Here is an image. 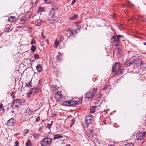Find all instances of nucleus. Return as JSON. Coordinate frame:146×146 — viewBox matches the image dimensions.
Instances as JSON below:
<instances>
[{"label": "nucleus", "instance_id": "1", "mask_svg": "<svg viewBox=\"0 0 146 146\" xmlns=\"http://www.w3.org/2000/svg\"><path fill=\"white\" fill-rule=\"evenodd\" d=\"M52 141L50 138H45L40 142V144L41 146H47L51 143Z\"/></svg>", "mask_w": 146, "mask_h": 146}, {"label": "nucleus", "instance_id": "2", "mask_svg": "<svg viewBox=\"0 0 146 146\" xmlns=\"http://www.w3.org/2000/svg\"><path fill=\"white\" fill-rule=\"evenodd\" d=\"M97 91L96 88H94L92 90H89L86 94L85 97L86 98L89 99L92 98L94 95L95 93H96Z\"/></svg>", "mask_w": 146, "mask_h": 146}, {"label": "nucleus", "instance_id": "3", "mask_svg": "<svg viewBox=\"0 0 146 146\" xmlns=\"http://www.w3.org/2000/svg\"><path fill=\"white\" fill-rule=\"evenodd\" d=\"M55 94V98L56 100L59 102L62 101L63 98L61 94L58 92V90H56Z\"/></svg>", "mask_w": 146, "mask_h": 146}, {"label": "nucleus", "instance_id": "4", "mask_svg": "<svg viewBox=\"0 0 146 146\" xmlns=\"http://www.w3.org/2000/svg\"><path fill=\"white\" fill-rule=\"evenodd\" d=\"M21 100L20 99H17L13 100L12 102L11 106L13 109L17 108L21 104Z\"/></svg>", "mask_w": 146, "mask_h": 146}, {"label": "nucleus", "instance_id": "5", "mask_svg": "<svg viewBox=\"0 0 146 146\" xmlns=\"http://www.w3.org/2000/svg\"><path fill=\"white\" fill-rule=\"evenodd\" d=\"M32 110L28 108L25 110L24 113V115L26 118H28L31 116L32 114Z\"/></svg>", "mask_w": 146, "mask_h": 146}, {"label": "nucleus", "instance_id": "6", "mask_svg": "<svg viewBox=\"0 0 146 146\" xmlns=\"http://www.w3.org/2000/svg\"><path fill=\"white\" fill-rule=\"evenodd\" d=\"M93 120V116L91 115H88L86 117L85 122L88 124H91Z\"/></svg>", "mask_w": 146, "mask_h": 146}, {"label": "nucleus", "instance_id": "7", "mask_svg": "<svg viewBox=\"0 0 146 146\" xmlns=\"http://www.w3.org/2000/svg\"><path fill=\"white\" fill-rule=\"evenodd\" d=\"M111 41L114 46H118L119 41V39L118 38V37H115V36H114L112 38Z\"/></svg>", "mask_w": 146, "mask_h": 146}, {"label": "nucleus", "instance_id": "8", "mask_svg": "<svg viewBox=\"0 0 146 146\" xmlns=\"http://www.w3.org/2000/svg\"><path fill=\"white\" fill-rule=\"evenodd\" d=\"M120 67V64L119 62L115 63L113 66L112 71L114 72L115 71V70L118 69Z\"/></svg>", "mask_w": 146, "mask_h": 146}, {"label": "nucleus", "instance_id": "9", "mask_svg": "<svg viewBox=\"0 0 146 146\" xmlns=\"http://www.w3.org/2000/svg\"><path fill=\"white\" fill-rule=\"evenodd\" d=\"M38 89L36 88H35L30 90V91H28V92H27V95L32 94L33 95H34L38 92Z\"/></svg>", "mask_w": 146, "mask_h": 146}, {"label": "nucleus", "instance_id": "10", "mask_svg": "<svg viewBox=\"0 0 146 146\" xmlns=\"http://www.w3.org/2000/svg\"><path fill=\"white\" fill-rule=\"evenodd\" d=\"M15 123L14 119L13 118H11L8 121L7 124L9 126H11L13 125Z\"/></svg>", "mask_w": 146, "mask_h": 146}, {"label": "nucleus", "instance_id": "11", "mask_svg": "<svg viewBox=\"0 0 146 146\" xmlns=\"http://www.w3.org/2000/svg\"><path fill=\"white\" fill-rule=\"evenodd\" d=\"M71 101L70 100L66 101L63 102V105L65 106H71Z\"/></svg>", "mask_w": 146, "mask_h": 146}, {"label": "nucleus", "instance_id": "12", "mask_svg": "<svg viewBox=\"0 0 146 146\" xmlns=\"http://www.w3.org/2000/svg\"><path fill=\"white\" fill-rule=\"evenodd\" d=\"M145 133L144 132L142 133L139 134L138 135V137L137 139L138 140H141L143 139Z\"/></svg>", "mask_w": 146, "mask_h": 146}, {"label": "nucleus", "instance_id": "13", "mask_svg": "<svg viewBox=\"0 0 146 146\" xmlns=\"http://www.w3.org/2000/svg\"><path fill=\"white\" fill-rule=\"evenodd\" d=\"M36 68L37 71L40 72L42 70V66L40 64H38L36 66Z\"/></svg>", "mask_w": 146, "mask_h": 146}, {"label": "nucleus", "instance_id": "14", "mask_svg": "<svg viewBox=\"0 0 146 146\" xmlns=\"http://www.w3.org/2000/svg\"><path fill=\"white\" fill-rule=\"evenodd\" d=\"M63 137V136L59 134H56L53 136V138L54 139H56L60 138H62Z\"/></svg>", "mask_w": 146, "mask_h": 146}, {"label": "nucleus", "instance_id": "15", "mask_svg": "<svg viewBox=\"0 0 146 146\" xmlns=\"http://www.w3.org/2000/svg\"><path fill=\"white\" fill-rule=\"evenodd\" d=\"M42 21L40 19L36 20L35 22V25L37 26H39L40 25Z\"/></svg>", "mask_w": 146, "mask_h": 146}, {"label": "nucleus", "instance_id": "16", "mask_svg": "<svg viewBox=\"0 0 146 146\" xmlns=\"http://www.w3.org/2000/svg\"><path fill=\"white\" fill-rule=\"evenodd\" d=\"M16 17L14 16H11L9 18L8 21L9 22H13L15 20Z\"/></svg>", "mask_w": 146, "mask_h": 146}, {"label": "nucleus", "instance_id": "17", "mask_svg": "<svg viewBox=\"0 0 146 146\" xmlns=\"http://www.w3.org/2000/svg\"><path fill=\"white\" fill-rule=\"evenodd\" d=\"M78 17V15L77 14L75 15L70 17L69 19L70 20H73L76 19Z\"/></svg>", "mask_w": 146, "mask_h": 146}, {"label": "nucleus", "instance_id": "18", "mask_svg": "<svg viewBox=\"0 0 146 146\" xmlns=\"http://www.w3.org/2000/svg\"><path fill=\"white\" fill-rule=\"evenodd\" d=\"M97 107L96 106L92 107L90 109V113H94L95 111V110Z\"/></svg>", "mask_w": 146, "mask_h": 146}, {"label": "nucleus", "instance_id": "19", "mask_svg": "<svg viewBox=\"0 0 146 146\" xmlns=\"http://www.w3.org/2000/svg\"><path fill=\"white\" fill-rule=\"evenodd\" d=\"M59 42L57 40H55V42H54V47L55 48H57L58 47V46L59 45Z\"/></svg>", "mask_w": 146, "mask_h": 146}, {"label": "nucleus", "instance_id": "20", "mask_svg": "<svg viewBox=\"0 0 146 146\" xmlns=\"http://www.w3.org/2000/svg\"><path fill=\"white\" fill-rule=\"evenodd\" d=\"M70 34L73 35L77 34V32L76 30H71L70 32Z\"/></svg>", "mask_w": 146, "mask_h": 146}, {"label": "nucleus", "instance_id": "21", "mask_svg": "<svg viewBox=\"0 0 146 146\" xmlns=\"http://www.w3.org/2000/svg\"><path fill=\"white\" fill-rule=\"evenodd\" d=\"M55 14V13H54V9H52L50 11V15L52 17H53Z\"/></svg>", "mask_w": 146, "mask_h": 146}, {"label": "nucleus", "instance_id": "22", "mask_svg": "<svg viewBox=\"0 0 146 146\" xmlns=\"http://www.w3.org/2000/svg\"><path fill=\"white\" fill-rule=\"evenodd\" d=\"M31 141L28 140L26 143V146H31Z\"/></svg>", "mask_w": 146, "mask_h": 146}, {"label": "nucleus", "instance_id": "23", "mask_svg": "<svg viewBox=\"0 0 146 146\" xmlns=\"http://www.w3.org/2000/svg\"><path fill=\"white\" fill-rule=\"evenodd\" d=\"M70 101H71V106H72L73 105H77L78 103L77 102L74 100H70Z\"/></svg>", "mask_w": 146, "mask_h": 146}, {"label": "nucleus", "instance_id": "24", "mask_svg": "<svg viewBox=\"0 0 146 146\" xmlns=\"http://www.w3.org/2000/svg\"><path fill=\"white\" fill-rule=\"evenodd\" d=\"M44 11V8L43 7H38V12H41Z\"/></svg>", "mask_w": 146, "mask_h": 146}, {"label": "nucleus", "instance_id": "25", "mask_svg": "<svg viewBox=\"0 0 146 146\" xmlns=\"http://www.w3.org/2000/svg\"><path fill=\"white\" fill-rule=\"evenodd\" d=\"M52 88H53V92H54V93L56 92V90H58L57 89V86L55 85H53L52 86Z\"/></svg>", "mask_w": 146, "mask_h": 146}, {"label": "nucleus", "instance_id": "26", "mask_svg": "<svg viewBox=\"0 0 146 146\" xmlns=\"http://www.w3.org/2000/svg\"><path fill=\"white\" fill-rule=\"evenodd\" d=\"M31 82H29L26 84L25 87L26 88H29L31 87Z\"/></svg>", "mask_w": 146, "mask_h": 146}, {"label": "nucleus", "instance_id": "27", "mask_svg": "<svg viewBox=\"0 0 146 146\" xmlns=\"http://www.w3.org/2000/svg\"><path fill=\"white\" fill-rule=\"evenodd\" d=\"M12 29L10 30L9 28H7L5 29V31L7 32H9L10 31H12Z\"/></svg>", "mask_w": 146, "mask_h": 146}, {"label": "nucleus", "instance_id": "28", "mask_svg": "<svg viewBox=\"0 0 146 146\" xmlns=\"http://www.w3.org/2000/svg\"><path fill=\"white\" fill-rule=\"evenodd\" d=\"M36 49V47L35 46H32L31 48V50L33 52H34L35 51Z\"/></svg>", "mask_w": 146, "mask_h": 146}, {"label": "nucleus", "instance_id": "29", "mask_svg": "<svg viewBox=\"0 0 146 146\" xmlns=\"http://www.w3.org/2000/svg\"><path fill=\"white\" fill-rule=\"evenodd\" d=\"M76 25L78 27V30H79V29L81 28V26L80 23H77L76 24Z\"/></svg>", "mask_w": 146, "mask_h": 146}, {"label": "nucleus", "instance_id": "30", "mask_svg": "<svg viewBox=\"0 0 146 146\" xmlns=\"http://www.w3.org/2000/svg\"><path fill=\"white\" fill-rule=\"evenodd\" d=\"M125 146H134V145L132 143H127Z\"/></svg>", "mask_w": 146, "mask_h": 146}, {"label": "nucleus", "instance_id": "31", "mask_svg": "<svg viewBox=\"0 0 146 146\" xmlns=\"http://www.w3.org/2000/svg\"><path fill=\"white\" fill-rule=\"evenodd\" d=\"M52 0H45V1L46 3L49 4L51 3Z\"/></svg>", "mask_w": 146, "mask_h": 146}, {"label": "nucleus", "instance_id": "32", "mask_svg": "<svg viewBox=\"0 0 146 146\" xmlns=\"http://www.w3.org/2000/svg\"><path fill=\"white\" fill-rule=\"evenodd\" d=\"M34 58L35 59H38L39 58V56L37 54H35L34 55Z\"/></svg>", "mask_w": 146, "mask_h": 146}, {"label": "nucleus", "instance_id": "33", "mask_svg": "<svg viewBox=\"0 0 146 146\" xmlns=\"http://www.w3.org/2000/svg\"><path fill=\"white\" fill-rule=\"evenodd\" d=\"M118 53L119 54L121 55L122 54V50L120 48H118Z\"/></svg>", "mask_w": 146, "mask_h": 146}, {"label": "nucleus", "instance_id": "34", "mask_svg": "<svg viewBox=\"0 0 146 146\" xmlns=\"http://www.w3.org/2000/svg\"><path fill=\"white\" fill-rule=\"evenodd\" d=\"M124 69H121V70H120L119 71V72H120V74H121L123 73V72H124Z\"/></svg>", "mask_w": 146, "mask_h": 146}, {"label": "nucleus", "instance_id": "35", "mask_svg": "<svg viewBox=\"0 0 146 146\" xmlns=\"http://www.w3.org/2000/svg\"><path fill=\"white\" fill-rule=\"evenodd\" d=\"M19 143V142L17 141H16L15 142V146H18Z\"/></svg>", "mask_w": 146, "mask_h": 146}, {"label": "nucleus", "instance_id": "36", "mask_svg": "<svg viewBox=\"0 0 146 146\" xmlns=\"http://www.w3.org/2000/svg\"><path fill=\"white\" fill-rule=\"evenodd\" d=\"M128 5L129 6H133V5L132 3H131L130 2H128Z\"/></svg>", "mask_w": 146, "mask_h": 146}, {"label": "nucleus", "instance_id": "37", "mask_svg": "<svg viewBox=\"0 0 146 146\" xmlns=\"http://www.w3.org/2000/svg\"><path fill=\"white\" fill-rule=\"evenodd\" d=\"M76 2V0H73L72 2V5H73L74 3H75Z\"/></svg>", "mask_w": 146, "mask_h": 146}, {"label": "nucleus", "instance_id": "38", "mask_svg": "<svg viewBox=\"0 0 146 146\" xmlns=\"http://www.w3.org/2000/svg\"><path fill=\"white\" fill-rule=\"evenodd\" d=\"M115 37H118V38L119 39V38H120V37H122V36L121 35H118L117 36H115Z\"/></svg>", "mask_w": 146, "mask_h": 146}, {"label": "nucleus", "instance_id": "39", "mask_svg": "<svg viewBox=\"0 0 146 146\" xmlns=\"http://www.w3.org/2000/svg\"><path fill=\"white\" fill-rule=\"evenodd\" d=\"M40 120V117H38L36 118V121H38Z\"/></svg>", "mask_w": 146, "mask_h": 146}, {"label": "nucleus", "instance_id": "40", "mask_svg": "<svg viewBox=\"0 0 146 146\" xmlns=\"http://www.w3.org/2000/svg\"><path fill=\"white\" fill-rule=\"evenodd\" d=\"M60 55H58L57 56V58L58 59V60H59V58L60 57Z\"/></svg>", "mask_w": 146, "mask_h": 146}, {"label": "nucleus", "instance_id": "41", "mask_svg": "<svg viewBox=\"0 0 146 146\" xmlns=\"http://www.w3.org/2000/svg\"><path fill=\"white\" fill-rule=\"evenodd\" d=\"M100 97L99 98H98V99H97V101H98V102H99L100 101Z\"/></svg>", "mask_w": 146, "mask_h": 146}, {"label": "nucleus", "instance_id": "42", "mask_svg": "<svg viewBox=\"0 0 146 146\" xmlns=\"http://www.w3.org/2000/svg\"><path fill=\"white\" fill-rule=\"evenodd\" d=\"M29 131V130H27L26 131H25V134H27V133H28Z\"/></svg>", "mask_w": 146, "mask_h": 146}, {"label": "nucleus", "instance_id": "43", "mask_svg": "<svg viewBox=\"0 0 146 146\" xmlns=\"http://www.w3.org/2000/svg\"><path fill=\"white\" fill-rule=\"evenodd\" d=\"M72 121H73V123H72V124H73L74 123V119H73Z\"/></svg>", "mask_w": 146, "mask_h": 146}, {"label": "nucleus", "instance_id": "44", "mask_svg": "<svg viewBox=\"0 0 146 146\" xmlns=\"http://www.w3.org/2000/svg\"><path fill=\"white\" fill-rule=\"evenodd\" d=\"M143 44L145 45H146V42H144L143 43Z\"/></svg>", "mask_w": 146, "mask_h": 146}, {"label": "nucleus", "instance_id": "45", "mask_svg": "<svg viewBox=\"0 0 146 146\" xmlns=\"http://www.w3.org/2000/svg\"><path fill=\"white\" fill-rule=\"evenodd\" d=\"M66 146H70V145H66Z\"/></svg>", "mask_w": 146, "mask_h": 146}, {"label": "nucleus", "instance_id": "46", "mask_svg": "<svg viewBox=\"0 0 146 146\" xmlns=\"http://www.w3.org/2000/svg\"><path fill=\"white\" fill-rule=\"evenodd\" d=\"M41 129V127H40V128L39 130H40Z\"/></svg>", "mask_w": 146, "mask_h": 146}, {"label": "nucleus", "instance_id": "47", "mask_svg": "<svg viewBox=\"0 0 146 146\" xmlns=\"http://www.w3.org/2000/svg\"><path fill=\"white\" fill-rule=\"evenodd\" d=\"M52 122H51V124H50V125H52Z\"/></svg>", "mask_w": 146, "mask_h": 146}, {"label": "nucleus", "instance_id": "48", "mask_svg": "<svg viewBox=\"0 0 146 146\" xmlns=\"http://www.w3.org/2000/svg\"><path fill=\"white\" fill-rule=\"evenodd\" d=\"M113 17L114 18H115L116 17H115V16H113Z\"/></svg>", "mask_w": 146, "mask_h": 146}, {"label": "nucleus", "instance_id": "49", "mask_svg": "<svg viewBox=\"0 0 146 146\" xmlns=\"http://www.w3.org/2000/svg\"><path fill=\"white\" fill-rule=\"evenodd\" d=\"M43 37L44 38H45V36H43Z\"/></svg>", "mask_w": 146, "mask_h": 146}, {"label": "nucleus", "instance_id": "50", "mask_svg": "<svg viewBox=\"0 0 146 146\" xmlns=\"http://www.w3.org/2000/svg\"><path fill=\"white\" fill-rule=\"evenodd\" d=\"M31 44H33L32 43V42H31Z\"/></svg>", "mask_w": 146, "mask_h": 146}, {"label": "nucleus", "instance_id": "51", "mask_svg": "<svg viewBox=\"0 0 146 146\" xmlns=\"http://www.w3.org/2000/svg\"><path fill=\"white\" fill-rule=\"evenodd\" d=\"M104 111H105V112H106V111H105V110H104Z\"/></svg>", "mask_w": 146, "mask_h": 146}, {"label": "nucleus", "instance_id": "52", "mask_svg": "<svg viewBox=\"0 0 146 146\" xmlns=\"http://www.w3.org/2000/svg\"><path fill=\"white\" fill-rule=\"evenodd\" d=\"M1 36V35H0V36Z\"/></svg>", "mask_w": 146, "mask_h": 146}]
</instances>
